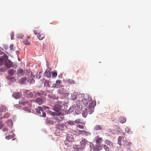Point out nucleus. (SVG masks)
<instances>
[{"label": "nucleus", "mask_w": 151, "mask_h": 151, "mask_svg": "<svg viewBox=\"0 0 151 151\" xmlns=\"http://www.w3.org/2000/svg\"><path fill=\"white\" fill-rule=\"evenodd\" d=\"M94 102L92 100V98L89 96L85 97V98L83 99L81 101L82 104L83 106H87V108L88 107V103L89 105H90V104H92Z\"/></svg>", "instance_id": "obj_1"}, {"label": "nucleus", "mask_w": 151, "mask_h": 151, "mask_svg": "<svg viewBox=\"0 0 151 151\" xmlns=\"http://www.w3.org/2000/svg\"><path fill=\"white\" fill-rule=\"evenodd\" d=\"M59 105H57L55 106L54 110L55 112H52L50 111H48V112L50 114L53 116L63 115L61 112L62 110L59 108Z\"/></svg>", "instance_id": "obj_2"}, {"label": "nucleus", "mask_w": 151, "mask_h": 151, "mask_svg": "<svg viewBox=\"0 0 151 151\" xmlns=\"http://www.w3.org/2000/svg\"><path fill=\"white\" fill-rule=\"evenodd\" d=\"M37 114L40 116L43 117L46 116V114L43 110L42 107L41 106H38L37 108L35 109Z\"/></svg>", "instance_id": "obj_3"}, {"label": "nucleus", "mask_w": 151, "mask_h": 151, "mask_svg": "<svg viewBox=\"0 0 151 151\" xmlns=\"http://www.w3.org/2000/svg\"><path fill=\"white\" fill-rule=\"evenodd\" d=\"M96 102H94L92 104H90V105H89L88 106V112L89 114H90L92 113L94 111V107L96 105Z\"/></svg>", "instance_id": "obj_4"}, {"label": "nucleus", "mask_w": 151, "mask_h": 151, "mask_svg": "<svg viewBox=\"0 0 151 151\" xmlns=\"http://www.w3.org/2000/svg\"><path fill=\"white\" fill-rule=\"evenodd\" d=\"M46 100V98L44 97H40L36 99L35 100V102L39 105H41L44 103Z\"/></svg>", "instance_id": "obj_5"}, {"label": "nucleus", "mask_w": 151, "mask_h": 151, "mask_svg": "<svg viewBox=\"0 0 151 151\" xmlns=\"http://www.w3.org/2000/svg\"><path fill=\"white\" fill-rule=\"evenodd\" d=\"M12 62L9 60H6L4 62V65L8 69L11 68L12 66Z\"/></svg>", "instance_id": "obj_6"}, {"label": "nucleus", "mask_w": 151, "mask_h": 151, "mask_svg": "<svg viewBox=\"0 0 151 151\" xmlns=\"http://www.w3.org/2000/svg\"><path fill=\"white\" fill-rule=\"evenodd\" d=\"M63 115H61L62 116H58L55 117L54 118L52 119V120L54 122H60L61 121H62L64 117L62 116H63Z\"/></svg>", "instance_id": "obj_7"}, {"label": "nucleus", "mask_w": 151, "mask_h": 151, "mask_svg": "<svg viewBox=\"0 0 151 151\" xmlns=\"http://www.w3.org/2000/svg\"><path fill=\"white\" fill-rule=\"evenodd\" d=\"M22 95V93L20 92H14L12 94L13 96L16 99L20 98Z\"/></svg>", "instance_id": "obj_8"}, {"label": "nucleus", "mask_w": 151, "mask_h": 151, "mask_svg": "<svg viewBox=\"0 0 151 151\" xmlns=\"http://www.w3.org/2000/svg\"><path fill=\"white\" fill-rule=\"evenodd\" d=\"M66 141L71 142H73L74 141V139L73 138V136L71 135L68 134L66 137Z\"/></svg>", "instance_id": "obj_9"}, {"label": "nucleus", "mask_w": 151, "mask_h": 151, "mask_svg": "<svg viewBox=\"0 0 151 151\" xmlns=\"http://www.w3.org/2000/svg\"><path fill=\"white\" fill-rule=\"evenodd\" d=\"M95 140L96 144L100 145L103 141V138L97 136L96 137Z\"/></svg>", "instance_id": "obj_10"}, {"label": "nucleus", "mask_w": 151, "mask_h": 151, "mask_svg": "<svg viewBox=\"0 0 151 151\" xmlns=\"http://www.w3.org/2000/svg\"><path fill=\"white\" fill-rule=\"evenodd\" d=\"M17 74L18 76H22L24 75V72L21 68H19L17 70Z\"/></svg>", "instance_id": "obj_11"}, {"label": "nucleus", "mask_w": 151, "mask_h": 151, "mask_svg": "<svg viewBox=\"0 0 151 151\" xmlns=\"http://www.w3.org/2000/svg\"><path fill=\"white\" fill-rule=\"evenodd\" d=\"M79 132L80 134H81L83 135L88 136L91 134V133L89 132L83 130H79Z\"/></svg>", "instance_id": "obj_12"}, {"label": "nucleus", "mask_w": 151, "mask_h": 151, "mask_svg": "<svg viewBox=\"0 0 151 151\" xmlns=\"http://www.w3.org/2000/svg\"><path fill=\"white\" fill-rule=\"evenodd\" d=\"M26 73H28V76L30 77V79L31 80L30 83H33L35 82V80L32 79V74L31 72L29 71H27Z\"/></svg>", "instance_id": "obj_13"}, {"label": "nucleus", "mask_w": 151, "mask_h": 151, "mask_svg": "<svg viewBox=\"0 0 151 151\" xmlns=\"http://www.w3.org/2000/svg\"><path fill=\"white\" fill-rule=\"evenodd\" d=\"M37 36L39 40H42L45 37V35L43 34L39 33L37 35Z\"/></svg>", "instance_id": "obj_14"}, {"label": "nucleus", "mask_w": 151, "mask_h": 151, "mask_svg": "<svg viewBox=\"0 0 151 151\" xmlns=\"http://www.w3.org/2000/svg\"><path fill=\"white\" fill-rule=\"evenodd\" d=\"M44 76L48 78H50L51 76V74L49 71L46 70L44 73Z\"/></svg>", "instance_id": "obj_15"}, {"label": "nucleus", "mask_w": 151, "mask_h": 151, "mask_svg": "<svg viewBox=\"0 0 151 151\" xmlns=\"http://www.w3.org/2000/svg\"><path fill=\"white\" fill-rule=\"evenodd\" d=\"M102 129V127L101 126L99 125H97L95 126L94 128V129L95 131H98L101 130Z\"/></svg>", "instance_id": "obj_16"}, {"label": "nucleus", "mask_w": 151, "mask_h": 151, "mask_svg": "<svg viewBox=\"0 0 151 151\" xmlns=\"http://www.w3.org/2000/svg\"><path fill=\"white\" fill-rule=\"evenodd\" d=\"M104 143L110 147H113V143L109 140L107 139L104 141Z\"/></svg>", "instance_id": "obj_17"}, {"label": "nucleus", "mask_w": 151, "mask_h": 151, "mask_svg": "<svg viewBox=\"0 0 151 151\" xmlns=\"http://www.w3.org/2000/svg\"><path fill=\"white\" fill-rule=\"evenodd\" d=\"M66 126L64 124H61L58 125V129L61 131H63L65 128Z\"/></svg>", "instance_id": "obj_18"}, {"label": "nucleus", "mask_w": 151, "mask_h": 151, "mask_svg": "<svg viewBox=\"0 0 151 151\" xmlns=\"http://www.w3.org/2000/svg\"><path fill=\"white\" fill-rule=\"evenodd\" d=\"M132 144V143L130 142H127L124 145V147L127 149H130V145Z\"/></svg>", "instance_id": "obj_19"}, {"label": "nucleus", "mask_w": 151, "mask_h": 151, "mask_svg": "<svg viewBox=\"0 0 151 151\" xmlns=\"http://www.w3.org/2000/svg\"><path fill=\"white\" fill-rule=\"evenodd\" d=\"M16 72L15 70L11 69H10L8 71L9 74L10 76H13Z\"/></svg>", "instance_id": "obj_20"}, {"label": "nucleus", "mask_w": 151, "mask_h": 151, "mask_svg": "<svg viewBox=\"0 0 151 151\" xmlns=\"http://www.w3.org/2000/svg\"><path fill=\"white\" fill-rule=\"evenodd\" d=\"M81 101H80L77 100L76 101V106L79 108H81L82 105L81 104Z\"/></svg>", "instance_id": "obj_21"}, {"label": "nucleus", "mask_w": 151, "mask_h": 151, "mask_svg": "<svg viewBox=\"0 0 151 151\" xmlns=\"http://www.w3.org/2000/svg\"><path fill=\"white\" fill-rule=\"evenodd\" d=\"M126 119L125 118H124L122 117H120L119 119V120L120 122L122 123H123L125 122L126 121Z\"/></svg>", "instance_id": "obj_22"}, {"label": "nucleus", "mask_w": 151, "mask_h": 151, "mask_svg": "<svg viewBox=\"0 0 151 151\" xmlns=\"http://www.w3.org/2000/svg\"><path fill=\"white\" fill-rule=\"evenodd\" d=\"M82 116L84 117H86L88 114L87 110L86 109L83 111L82 113Z\"/></svg>", "instance_id": "obj_23"}, {"label": "nucleus", "mask_w": 151, "mask_h": 151, "mask_svg": "<svg viewBox=\"0 0 151 151\" xmlns=\"http://www.w3.org/2000/svg\"><path fill=\"white\" fill-rule=\"evenodd\" d=\"M35 93L38 96H40L44 95V92L43 91H40L38 92H35Z\"/></svg>", "instance_id": "obj_24"}, {"label": "nucleus", "mask_w": 151, "mask_h": 151, "mask_svg": "<svg viewBox=\"0 0 151 151\" xmlns=\"http://www.w3.org/2000/svg\"><path fill=\"white\" fill-rule=\"evenodd\" d=\"M6 124L9 127H11L13 125L12 122L10 120H8L6 122Z\"/></svg>", "instance_id": "obj_25"}, {"label": "nucleus", "mask_w": 151, "mask_h": 151, "mask_svg": "<svg viewBox=\"0 0 151 151\" xmlns=\"http://www.w3.org/2000/svg\"><path fill=\"white\" fill-rule=\"evenodd\" d=\"M86 142L85 140H82L81 142V147L84 149L85 147Z\"/></svg>", "instance_id": "obj_26"}, {"label": "nucleus", "mask_w": 151, "mask_h": 151, "mask_svg": "<svg viewBox=\"0 0 151 151\" xmlns=\"http://www.w3.org/2000/svg\"><path fill=\"white\" fill-rule=\"evenodd\" d=\"M72 143V142H71L65 140V145L68 147H70L71 146Z\"/></svg>", "instance_id": "obj_27"}, {"label": "nucleus", "mask_w": 151, "mask_h": 151, "mask_svg": "<svg viewBox=\"0 0 151 151\" xmlns=\"http://www.w3.org/2000/svg\"><path fill=\"white\" fill-rule=\"evenodd\" d=\"M26 82L25 78H21L19 80V83L22 84H23Z\"/></svg>", "instance_id": "obj_28"}, {"label": "nucleus", "mask_w": 151, "mask_h": 151, "mask_svg": "<svg viewBox=\"0 0 151 151\" xmlns=\"http://www.w3.org/2000/svg\"><path fill=\"white\" fill-rule=\"evenodd\" d=\"M57 75V73L56 70L52 72V78H55Z\"/></svg>", "instance_id": "obj_29"}, {"label": "nucleus", "mask_w": 151, "mask_h": 151, "mask_svg": "<svg viewBox=\"0 0 151 151\" xmlns=\"http://www.w3.org/2000/svg\"><path fill=\"white\" fill-rule=\"evenodd\" d=\"M10 115V114L9 113H7L5 114L2 117H1V119H2V118H8L9 117Z\"/></svg>", "instance_id": "obj_30"}, {"label": "nucleus", "mask_w": 151, "mask_h": 151, "mask_svg": "<svg viewBox=\"0 0 151 151\" xmlns=\"http://www.w3.org/2000/svg\"><path fill=\"white\" fill-rule=\"evenodd\" d=\"M74 122L76 123H81L83 124H85V123H82L81 122V120L80 119H78L75 120Z\"/></svg>", "instance_id": "obj_31"}, {"label": "nucleus", "mask_w": 151, "mask_h": 151, "mask_svg": "<svg viewBox=\"0 0 151 151\" xmlns=\"http://www.w3.org/2000/svg\"><path fill=\"white\" fill-rule=\"evenodd\" d=\"M125 131L126 132L129 134H131L132 133V132L131 131L130 128L128 127H127L126 128Z\"/></svg>", "instance_id": "obj_32"}, {"label": "nucleus", "mask_w": 151, "mask_h": 151, "mask_svg": "<svg viewBox=\"0 0 151 151\" xmlns=\"http://www.w3.org/2000/svg\"><path fill=\"white\" fill-rule=\"evenodd\" d=\"M83 148L81 147H78V148H76V147H74V151H82Z\"/></svg>", "instance_id": "obj_33"}, {"label": "nucleus", "mask_w": 151, "mask_h": 151, "mask_svg": "<svg viewBox=\"0 0 151 151\" xmlns=\"http://www.w3.org/2000/svg\"><path fill=\"white\" fill-rule=\"evenodd\" d=\"M122 139V138L121 136L119 137L118 139V144L120 146H121V145H122V144L121 143V141Z\"/></svg>", "instance_id": "obj_34"}, {"label": "nucleus", "mask_w": 151, "mask_h": 151, "mask_svg": "<svg viewBox=\"0 0 151 151\" xmlns=\"http://www.w3.org/2000/svg\"><path fill=\"white\" fill-rule=\"evenodd\" d=\"M23 42L24 44L27 45H29L30 44V43L27 40L23 41Z\"/></svg>", "instance_id": "obj_35"}, {"label": "nucleus", "mask_w": 151, "mask_h": 151, "mask_svg": "<svg viewBox=\"0 0 151 151\" xmlns=\"http://www.w3.org/2000/svg\"><path fill=\"white\" fill-rule=\"evenodd\" d=\"M74 122L72 121H69L67 122L68 124L70 125H73L74 124Z\"/></svg>", "instance_id": "obj_36"}, {"label": "nucleus", "mask_w": 151, "mask_h": 151, "mask_svg": "<svg viewBox=\"0 0 151 151\" xmlns=\"http://www.w3.org/2000/svg\"><path fill=\"white\" fill-rule=\"evenodd\" d=\"M6 69L5 67H2L0 68V71L2 72H4L6 71Z\"/></svg>", "instance_id": "obj_37"}, {"label": "nucleus", "mask_w": 151, "mask_h": 151, "mask_svg": "<svg viewBox=\"0 0 151 151\" xmlns=\"http://www.w3.org/2000/svg\"><path fill=\"white\" fill-rule=\"evenodd\" d=\"M1 109L0 110V112H2L4 111H6V109L4 106H2L1 107Z\"/></svg>", "instance_id": "obj_38"}, {"label": "nucleus", "mask_w": 151, "mask_h": 151, "mask_svg": "<svg viewBox=\"0 0 151 151\" xmlns=\"http://www.w3.org/2000/svg\"><path fill=\"white\" fill-rule=\"evenodd\" d=\"M103 147L106 151H109V148L106 145H103Z\"/></svg>", "instance_id": "obj_39"}, {"label": "nucleus", "mask_w": 151, "mask_h": 151, "mask_svg": "<svg viewBox=\"0 0 151 151\" xmlns=\"http://www.w3.org/2000/svg\"><path fill=\"white\" fill-rule=\"evenodd\" d=\"M4 62V59L1 58L0 57V66H1L3 65Z\"/></svg>", "instance_id": "obj_40"}, {"label": "nucleus", "mask_w": 151, "mask_h": 151, "mask_svg": "<svg viewBox=\"0 0 151 151\" xmlns=\"http://www.w3.org/2000/svg\"><path fill=\"white\" fill-rule=\"evenodd\" d=\"M68 82L70 84H73L74 83V81L71 79H69L67 80Z\"/></svg>", "instance_id": "obj_41"}, {"label": "nucleus", "mask_w": 151, "mask_h": 151, "mask_svg": "<svg viewBox=\"0 0 151 151\" xmlns=\"http://www.w3.org/2000/svg\"><path fill=\"white\" fill-rule=\"evenodd\" d=\"M28 103L27 101L23 102L22 101H20L19 103L20 104L25 105L26 104H27Z\"/></svg>", "instance_id": "obj_42"}, {"label": "nucleus", "mask_w": 151, "mask_h": 151, "mask_svg": "<svg viewBox=\"0 0 151 151\" xmlns=\"http://www.w3.org/2000/svg\"><path fill=\"white\" fill-rule=\"evenodd\" d=\"M3 57L4 58L5 61L6 60H9L8 59V56H7L6 54L4 55Z\"/></svg>", "instance_id": "obj_43"}, {"label": "nucleus", "mask_w": 151, "mask_h": 151, "mask_svg": "<svg viewBox=\"0 0 151 151\" xmlns=\"http://www.w3.org/2000/svg\"><path fill=\"white\" fill-rule=\"evenodd\" d=\"M14 48H15L14 47V45L12 44L10 45V46L9 48L10 50H14Z\"/></svg>", "instance_id": "obj_44"}, {"label": "nucleus", "mask_w": 151, "mask_h": 151, "mask_svg": "<svg viewBox=\"0 0 151 151\" xmlns=\"http://www.w3.org/2000/svg\"><path fill=\"white\" fill-rule=\"evenodd\" d=\"M17 37L18 38H19V39H20V38L22 39V38L23 37V36L22 35L19 34L17 35Z\"/></svg>", "instance_id": "obj_45"}, {"label": "nucleus", "mask_w": 151, "mask_h": 151, "mask_svg": "<svg viewBox=\"0 0 151 151\" xmlns=\"http://www.w3.org/2000/svg\"><path fill=\"white\" fill-rule=\"evenodd\" d=\"M74 110L73 107L72 106L70 107L69 109V112H72Z\"/></svg>", "instance_id": "obj_46"}, {"label": "nucleus", "mask_w": 151, "mask_h": 151, "mask_svg": "<svg viewBox=\"0 0 151 151\" xmlns=\"http://www.w3.org/2000/svg\"><path fill=\"white\" fill-rule=\"evenodd\" d=\"M56 82L57 84H58V85H60L61 83V80H58L56 81Z\"/></svg>", "instance_id": "obj_47"}, {"label": "nucleus", "mask_w": 151, "mask_h": 151, "mask_svg": "<svg viewBox=\"0 0 151 151\" xmlns=\"http://www.w3.org/2000/svg\"><path fill=\"white\" fill-rule=\"evenodd\" d=\"M77 127H79L81 129H83L84 128V126L82 125H80L79 124H78L77 126Z\"/></svg>", "instance_id": "obj_48"}, {"label": "nucleus", "mask_w": 151, "mask_h": 151, "mask_svg": "<svg viewBox=\"0 0 151 151\" xmlns=\"http://www.w3.org/2000/svg\"><path fill=\"white\" fill-rule=\"evenodd\" d=\"M12 137L10 135L6 136L5 137L6 139H9L12 138Z\"/></svg>", "instance_id": "obj_49"}, {"label": "nucleus", "mask_w": 151, "mask_h": 151, "mask_svg": "<svg viewBox=\"0 0 151 151\" xmlns=\"http://www.w3.org/2000/svg\"><path fill=\"white\" fill-rule=\"evenodd\" d=\"M11 39L12 40H13L14 39V33H12L11 35Z\"/></svg>", "instance_id": "obj_50"}, {"label": "nucleus", "mask_w": 151, "mask_h": 151, "mask_svg": "<svg viewBox=\"0 0 151 151\" xmlns=\"http://www.w3.org/2000/svg\"><path fill=\"white\" fill-rule=\"evenodd\" d=\"M4 126V125L3 124L2 122L1 121H0V129L2 128Z\"/></svg>", "instance_id": "obj_51"}, {"label": "nucleus", "mask_w": 151, "mask_h": 151, "mask_svg": "<svg viewBox=\"0 0 151 151\" xmlns=\"http://www.w3.org/2000/svg\"><path fill=\"white\" fill-rule=\"evenodd\" d=\"M75 111L77 114H79L80 113V111H78V110H76Z\"/></svg>", "instance_id": "obj_52"}, {"label": "nucleus", "mask_w": 151, "mask_h": 151, "mask_svg": "<svg viewBox=\"0 0 151 151\" xmlns=\"http://www.w3.org/2000/svg\"><path fill=\"white\" fill-rule=\"evenodd\" d=\"M77 97L76 95H75L74 96V97L73 98V100H76L77 99Z\"/></svg>", "instance_id": "obj_53"}, {"label": "nucleus", "mask_w": 151, "mask_h": 151, "mask_svg": "<svg viewBox=\"0 0 151 151\" xmlns=\"http://www.w3.org/2000/svg\"><path fill=\"white\" fill-rule=\"evenodd\" d=\"M76 147V148H78V147H80V146L79 145H75V146H74L73 148H74V147Z\"/></svg>", "instance_id": "obj_54"}, {"label": "nucleus", "mask_w": 151, "mask_h": 151, "mask_svg": "<svg viewBox=\"0 0 151 151\" xmlns=\"http://www.w3.org/2000/svg\"><path fill=\"white\" fill-rule=\"evenodd\" d=\"M33 32H34V34L35 35H36L37 34V33L36 31L35 30H34L33 31Z\"/></svg>", "instance_id": "obj_55"}, {"label": "nucleus", "mask_w": 151, "mask_h": 151, "mask_svg": "<svg viewBox=\"0 0 151 151\" xmlns=\"http://www.w3.org/2000/svg\"><path fill=\"white\" fill-rule=\"evenodd\" d=\"M53 87H56V85L55 84H53Z\"/></svg>", "instance_id": "obj_56"}, {"label": "nucleus", "mask_w": 151, "mask_h": 151, "mask_svg": "<svg viewBox=\"0 0 151 151\" xmlns=\"http://www.w3.org/2000/svg\"><path fill=\"white\" fill-rule=\"evenodd\" d=\"M45 108L46 109H48L49 108V107H47V106H45Z\"/></svg>", "instance_id": "obj_57"}, {"label": "nucleus", "mask_w": 151, "mask_h": 151, "mask_svg": "<svg viewBox=\"0 0 151 151\" xmlns=\"http://www.w3.org/2000/svg\"><path fill=\"white\" fill-rule=\"evenodd\" d=\"M13 80H14V81H15V79L14 78H13Z\"/></svg>", "instance_id": "obj_58"}, {"label": "nucleus", "mask_w": 151, "mask_h": 151, "mask_svg": "<svg viewBox=\"0 0 151 151\" xmlns=\"http://www.w3.org/2000/svg\"><path fill=\"white\" fill-rule=\"evenodd\" d=\"M30 37V36H29V37H28V38H29Z\"/></svg>", "instance_id": "obj_59"}, {"label": "nucleus", "mask_w": 151, "mask_h": 151, "mask_svg": "<svg viewBox=\"0 0 151 151\" xmlns=\"http://www.w3.org/2000/svg\"><path fill=\"white\" fill-rule=\"evenodd\" d=\"M40 78V77H39V78Z\"/></svg>", "instance_id": "obj_60"}, {"label": "nucleus", "mask_w": 151, "mask_h": 151, "mask_svg": "<svg viewBox=\"0 0 151 151\" xmlns=\"http://www.w3.org/2000/svg\"><path fill=\"white\" fill-rule=\"evenodd\" d=\"M123 134H124V133H123Z\"/></svg>", "instance_id": "obj_61"}]
</instances>
